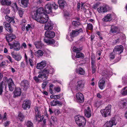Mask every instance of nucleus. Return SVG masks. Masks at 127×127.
<instances>
[{
	"mask_svg": "<svg viewBox=\"0 0 127 127\" xmlns=\"http://www.w3.org/2000/svg\"><path fill=\"white\" fill-rule=\"evenodd\" d=\"M102 104V102L100 101H96L95 104V105L97 107H99Z\"/></svg>",
	"mask_w": 127,
	"mask_h": 127,
	"instance_id": "obj_49",
	"label": "nucleus"
},
{
	"mask_svg": "<svg viewBox=\"0 0 127 127\" xmlns=\"http://www.w3.org/2000/svg\"><path fill=\"white\" fill-rule=\"evenodd\" d=\"M114 15L113 13L108 14L104 17L102 20L105 22L110 21L112 20Z\"/></svg>",
	"mask_w": 127,
	"mask_h": 127,
	"instance_id": "obj_13",
	"label": "nucleus"
},
{
	"mask_svg": "<svg viewBox=\"0 0 127 127\" xmlns=\"http://www.w3.org/2000/svg\"><path fill=\"white\" fill-rule=\"evenodd\" d=\"M47 82H44L42 84V87L43 89H44L47 85Z\"/></svg>",
	"mask_w": 127,
	"mask_h": 127,
	"instance_id": "obj_55",
	"label": "nucleus"
},
{
	"mask_svg": "<svg viewBox=\"0 0 127 127\" xmlns=\"http://www.w3.org/2000/svg\"><path fill=\"white\" fill-rule=\"evenodd\" d=\"M39 78L38 76L37 77L36 76H34L33 77V80L37 83H40L42 81L41 80L39 79Z\"/></svg>",
	"mask_w": 127,
	"mask_h": 127,
	"instance_id": "obj_42",
	"label": "nucleus"
},
{
	"mask_svg": "<svg viewBox=\"0 0 127 127\" xmlns=\"http://www.w3.org/2000/svg\"><path fill=\"white\" fill-rule=\"evenodd\" d=\"M72 24L73 26L77 27L80 25V22L78 21H73L72 22Z\"/></svg>",
	"mask_w": 127,
	"mask_h": 127,
	"instance_id": "obj_45",
	"label": "nucleus"
},
{
	"mask_svg": "<svg viewBox=\"0 0 127 127\" xmlns=\"http://www.w3.org/2000/svg\"><path fill=\"white\" fill-rule=\"evenodd\" d=\"M43 2V0H38L37 2V4L40 5Z\"/></svg>",
	"mask_w": 127,
	"mask_h": 127,
	"instance_id": "obj_60",
	"label": "nucleus"
},
{
	"mask_svg": "<svg viewBox=\"0 0 127 127\" xmlns=\"http://www.w3.org/2000/svg\"><path fill=\"white\" fill-rule=\"evenodd\" d=\"M85 116L89 118L91 116V111L90 110V108L88 107L85 110Z\"/></svg>",
	"mask_w": 127,
	"mask_h": 127,
	"instance_id": "obj_24",
	"label": "nucleus"
},
{
	"mask_svg": "<svg viewBox=\"0 0 127 127\" xmlns=\"http://www.w3.org/2000/svg\"><path fill=\"white\" fill-rule=\"evenodd\" d=\"M21 94V90L20 88H16L14 92V97L20 96Z\"/></svg>",
	"mask_w": 127,
	"mask_h": 127,
	"instance_id": "obj_25",
	"label": "nucleus"
},
{
	"mask_svg": "<svg viewBox=\"0 0 127 127\" xmlns=\"http://www.w3.org/2000/svg\"><path fill=\"white\" fill-rule=\"evenodd\" d=\"M115 53L113 51V52H112L110 54L109 56L111 59H112L114 58L115 55Z\"/></svg>",
	"mask_w": 127,
	"mask_h": 127,
	"instance_id": "obj_50",
	"label": "nucleus"
},
{
	"mask_svg": "<svg viewBox=\"0 0 127 127\" xmlns=\"http://www.w3.org/2000/svg\"><path fill=\"white\" fill-rule=\"evenodd\" d=\"M76 96L77 101L82 102L84 101V96L82 93H77L76 94Z\"/></svg>",
	"mask_w": 127,
	"mask_h": 127,
	"instance_id": "obj_15",
	"label": "nucleus"
},
{
	"mask_svg": "<svg viewBox=\"0 0 127 127\" xmlns=\"http://www.w3.org/2000/svg\"><path fill=\"white\" fill-rule=\"evenodd\" d=\"M98 86L101 89H103L105 87V81L103 80H100L98 82Z\"/></svg>",
	"mask_w": 127,
	"mask_h": 127,
	"instance_id": "obj_28",
	"label": "nucleus"
},
{
	"mask_svg": "<svg viewBox=\"0 0 127 127\" xmlns=\"http://www.w3.org/2000/svg\"><path fill=\"white\" fill-rule=\"evenodd\" d=\"M43 71L46 73H50V72L49 71L48 69L47 68H45L44 70Z\"/></svg>",
	"mask_w": 127,
	"mask_h": 127,
	"instance_id": "obj_59",
	"label": "nucleus"
},
{
	"mask_svg": "<svg viewBox=\"0 0 127 127\" xmlns=\"http://www.w3.org/2000/svg\"><path fill=\"white\" fill-rule=\"evenodd\" d=\"M6 82H7L9 90L10 91H13L14 89L15 84L12 79L11 78H9L8 79L7 77H4L3 78V80L0 85V95H1L3 92V89L4 86L5 89H6Z\"/></svg>",
	"mask_w": 127,
	"mask_h": 127,
	"instance_id": "obj_2",
	"label": "nucleus"
},
{
	"mask_svg": "<svg viewBox=\"0 0 127 127\" xmlns=\"http://www.w3.org/2000/svg\"><path fill=\"white\" fill-rule=\"evenodd\" d=\"M54 112L55 114L57 115H58L60 113L59 110L58 109H55Z\"/></svg>",
	"mask_w": 127,
	"mask_h": 127,
	"instance_id": "obj_57",
	"label": "nucleus"
},
{
	"mask_svg": "<svg viewBox=\"0 0 127 127\" xmlns=\"http://www.w3.org/2000/svg\"><path fill=\"white\" fill-rule=\"evenodd\" d=\"M18 118L20 121H23L24 119L25 116L22 113H21L19 114Z\"/></svg>",
	"mask_w": 127,
	"mask_h": 127,
	"instance_id": "obj_43",
	"label": "nucleus"
},
{
	"mask_svg": "<svg viewBox=\"0 0 127 127\" xmlns=\"http://www.w3.org/2000/svg\"><path fill=\"white\" fill-rule=\"evenodd\" d=\"M38 77L39 78H42V79L44 78H45V80L46 79L48 78L47 76L44 74H40L38 75Z\"/></svg>",
	"mask_w": 127,
	"mask_h": 127,
	"instance_id": "obj_41",
	"label": "nucleus"
},
{
	"mask_svg": "<svg viewBox=\"0 0 127 127\" xmlns=\"http://www.w3.org/2000/svg\"><path fill=\"white\" fill-rule=\"evenodd\" d=\"M43 54V53L42 51L41 50H38L35 52V55L37 57H41Z\"/></svg>",
	"mask_w": 127,
	"mask_h": 127,
	"instance_id": "obj_38",
	"label": "nucleus"
},
{
	"mask_svg": "<svg viewBox=\"0 0 127 127\" xmlns=\"http://www.w3.org/2000/svg\"><path fill=\"white\" fill-rule=\"evenodd\" d=\"M102 75H107L108 77L110 76V75H111V72L107 71V70H103L102 72Z\"/></svg>",
	"mask_w": 127,
	"mask_h": 127,
	"instance_id": "obj_37",
	"label": "nucleus"
},
{
	"mask_svg": "<svg viewBox=\"0 0 127 127\" xmlns=\"http://www.w3.org/2000/svg\"><path fill=\"white\" fill-rule=\"evenodd\" d=\"M44 41L48 45H52L54 44V46H57L58 45V43L57 41H55L53 39L52 40H48L46 39H44Z\"/></svg>",
	"mask_w": 127,
	"mask_h": 127,
	"instance_id": "obj_16",
	"label": "nucleus"
},
{
	"mask_svg": "<svg viewBox=\"0 0 127 127\" xmlns=\"http://www.w3.org/2000/svg\"><path fill=\"white\" fill-rule=\"evenodd\" d=\"M15 37L14 35L11 34L7 35L5 37L6 40L8 43L9 42L12 41Z\"/></svg>",
	"mask_w": 127,
	"mask_h": 127,
	"instance_id": "obj_23",
	"label": "nucleus"
},
{
	"mask_svg": "<svg viewBox=\"0 0 127 127\" xmlns=\"http://www.w3.org/2000/svg\"><path fill=\"white\" fill-rule=\"evenodd\" d=\"M8 44L10 47V49L14 48L15 50L17 51L19 50L20 49V43L18 42H14L13 44L9 43Z\"/></svg>",
	"mask_w": 127,
	"mask_h": 127,
	"instance_id": "obj_7",
	"label": "nucleus"
},
{
	"mask_svg": "<svg viewBox=\"0 0 127 127\" xmlns=\"http://www.w3.org/2000/svg\"><path fill=\"white\" fill-rule=\"evenodd\" d=\"M29 61L30 65L32 66H33V62L32 60L31 59H29Z\"/></svg>",
	"mask_w": 127,
	"mask_h": 127,
	"instance_id": "obj_56",
	"label": "nucleus"
},
{
	"mask_svg": "<svg viewBox=\"0 0 127 127\" xmlns=\"http://www.w3.org/2000/svg\"><path fill=\"white\" fill-rule=\"evenodd\" d=\"M87 27L88 29L89 30H92L93 29V26L91 24H88L87 25Z\"/></svg>",
	"mask_w": 127,
	"mask_h": 127,
	"instance_id": "obj_52",
	"label": "nucleus"
},
{
	"mask_svg": "<svg viewBox=\"0 0 127 127\" xmlns=\"http://www.w3.org/2000/svg\"><path fill=\"white\" fill-rule=\"evenodd\" d=\"M21 86L23 87L24 89L26 90L28 88L29 83L28 81L24 80L22 81L21 83Z\"/></svg>",
	"mask_w": 127,
	"mask_h": 127,
	"instance_id": "obj_22",
	"label": "nucleus"
},
{
	"mask_svg": "<svg viewBox=\"0 0 127 127\" xmlns=\"http://www.w3.org/2000/svg\"><path fill=\"white\" fill-rule=\"evenodd\" d=\"M36 48L38 49L41 48L43 46V44L40 41H35L34 43Z\"/></svg>",
	"mask_w": 127,
	"mask_h": 127,
	"instance_id": "obj_31",
	"label": "nucleus"
},
{
	"mask_svg": "<svg viewBox=\"0 0 127 127\" xmlns=\"http://www.w3.org/2000/svg\"><path fill=\"white\" fill-rule=\"evenodd\" d=\"M45 11L43 8L40 7L34 11L32 13L33 19L41 23L44 24L49 19L48 16L44 13Z\"/></svg>",
	"mask_w": 127,
	"mask_h": 127,
	"instance_id": "obj_1",
	"label": "nucleus"
},
{
	"mask_svg": "<svg viewBox=\"0 0 127 127\" xmlns=\"http://www.w3.org/2000/svg\"><path fill=\"white\" fill-rule=\"evenodd\" d=\"M92 68H96L95 61L94 59L91 58Z\"/></svg>",
	"mask_w": 127,
	"mask_h": 127,
	"instance_id": "obj_44",
	"label": "nucleus"
},
{
	"mask_svg": "<svg viewBox=\"0 0 127 127\" xmlns=\"http://www.w3.org/2000/svg\"><path fill=\"white\" fill-rule=\"evenodd\" d=\"M1 10L2 13L3 14L9 13L10 12V10L8 8L5 9L4 8H2Z\"/></svg>",
	"mask_w": 127,
	"mask_h": 127,
	"instance_id": "obj_39",
	"label": "nucleus"
},
{
	"mask_svg": "<svg viewBox=\"0 0 127 127\" xmlns=\"http://www.w3.org/2000/svg\"><path fill=\"white\" fill-rule=\"evenodd\" d=\"M7 114L6 113H5L4 115V116H3L2 120H5L7 119V118L6 117Z\"/></svg>",
	"mask_w": 127,
	"mask_h": 127,
	"instance_id": "obj_61",
	"label": "nucleus"
},
{
	"mask_svg": "<svg viewBox=\"0 0 127 127\" xmlns=\"http://www.w3.org/2000/svg\"><path fill=\"white\" fill-rule=\"evenodd\" d=\"M31 27V26L30 25H28L27 26H26V30L27 31H28L29 30V29H30Z\"/></svg>",
	"mask_w": 127,
	"mask_h": 127,
	"instance_id": "obj_64",
	"label": "nucleus"
},
{
	"mask_svg": "<svg viewBox=\"0 0 127 127\" xmlns=\"http://www.w3.org/2000/svg\"><path fill=\"white\" fill-rule=\"evenodd\" d=\"M77 73L81 75H83L85 74V71L81 68H80L77 69Z\"/></svg>",
	"mask_w": 127,
	"mask_h": 127,
	"instance_id": "obj_35",
	"label": "nucleus"
},
{
	"mask_svg": "<svg viewBox=\"0 0 127 127\" xmlns=\"http://www.w3.org/2000/svg\"><path fill=\"white\" fill-rule=\"evenodd\" d=\"M44 27V29L46 30H49L53 29V24L50 21L48 20L46 22Z\"/></svg>",
	"mask_w": 127,
	"mask_h": 127,
	"instance_id": "obj_11",
	"label": "nucleus"
},
{
	"mask_svg": "<svg viewBox=\"0 0 127 127\" xmlns=\"http://www.w3.org/2000/svg\"><path fill=\"white\" fill-rule=\"evenodd\" d=\"M62 104L61 102L59 101L56 99H54L53 101H52L51 103V105L53 106L56 105L57 104L61 105Z\"/></svg>",
	"mask_w": 127,
	"mask_h": 127,
	"instance_id": "obj_33",
	"label": "nucleus"
},
{
	"mask_svg": "<svg viewBox=\"0 0 127 127\" xmlns=\"http://www.w3.org/2000/svg\"><path fill=\"white\" fill-rule=\"evenodd\" d=\"M12 7L14 9L18 10V7L16 2L13 3L12 5Z\"/></svg>",
	"mask_w": 127,
	"mask_h": 127,
	"instance_id": "obj_51",
	"label": "nucleus"
},
{
	"mask_svg": "<svg viewBox=\"0 0 127 127\" xmlns=\"http://www.w3.org/2000/svg\"><path fill=\"white\" fill-rule=\"evenodd\" d=\"M76 122L77 124H80V122L82 121V125H80L81 127H82L83 126H84L85 123H86V121L85 118L83 116L80 115H77L75 117Z\"/></svg>",
	"mask_w": 127,
	"mask_h": 127,
	"instance_id": "obj_6",
	"label": "nucleus"
},
{
	"mask_svg": "<svg viewBox=\"0 0 127 127\" xmlns=\"http://www.w3.org/2000/svg\"><path fill=\"white\" fill-rule=\"evenodd\" d=\"M46 61H42L40 63L37 64L36 68L38 69H42L46 66Z\"/></svg>",
	"mask_w": 127,
	"mask_h": 127,
	"instance_id": "obj_17",
	"label": "nucleus"
},
{
	"mask_svg": "<svg viewBox=\"0 0 127 127\" xmlns=\"http://www.w3.org/2000/svg\"><path fill=\"white\" fill-rule=\"evenodd\" d=\"M119 31V29L116 26H113L111 27L110 31L113 33L114 34L118 32Z\"/></svg>",
	"mask_w": 127,
	"mask_h": 127,
	"instance_id": "obj_26",
	"label": "nucleus"
},
{
	"mask_svg": "<svg viewBox=\"0 0 127 127\" xmlns=\"http://www.w3.org/2000/svg\"><path fill=\"white\" fill-rule=\"evenodd\" d=\"M55 33L54 32L51 31H47L45 32V36L49 38H53L55 36Z\"/></svg>",
	"mask_w": 127,
	"mask_h": 127,
	"instance_id": "obj_18",
	"label": "nucleus"
},
{
	"mask_svg": "<svg viewBox=\"0 0 127 127\" xmlns=\"http://www.w3.org/2000/svg\"><path fill=\"white\" fill-rule=\"evenodd\" d=\"M121 93L124 96L127 95V87H124L122 89Z\"/></svg>",
	"mask_w": 127,
	"mask_h": 127,
	"instance_id": "obj_34",
	"label": "nucleus"
},
{
	"mask_svg": "<svg viewBox=\"0 0 127 127\" xmlns=\"http://www.w3.org/2000/svg\"><path fill=\"white\" fill-rule=\"evenodd\" d=\"M121 36L119 38H118L117 39H116L113 42V43L114 44H115L117 43H119L120 42V41L122 39L121 36H123V34H120Z\"/></svg>",
	"mask_w": 127,
	"mask_h": 127,
	"instance_id": "obj_46",
	"label": "nucleus"
},
{
	"mask_svg": "<svg viewBox=\"0 0 127 127\" xmlns=\"http://www.w3.org/2000/svg\"><path fill=\"white\" fill-rule=\"evenodd\" d=\"M31 103L29 100H27L24 101L22 104V107L24 109H29L30 107Z\"/></svg>",
	"mask_w": 127,
	"mask_h": 127,
	"instance_id": "obj_21",
	"label": "nucleus"
},
{
	"mask_svg": "<svg viewBox=\"0 0 127 127\" xmlns=\"http://www.w3.org/2000/svg\"><path fill=\"white\" fill-rule=\"evenodd\" d=\"M116 123L114 118L111 119L109 121L107 122L104 125V127H112L113 125H116Z\"/></svg>",
	"mask_w": 127,
	"mask_h": 127,
	"instance_id": "obj_8",
	"label": "nucleus"
},
{
	"mask_svg": "<svg viewBox=\"0 0 127 127\" xmlns=\"http://www.w3.org/2000/svg\"><path fill=\"white\" fill-rule=\"evenodd\" d=\"M3 25L5 26V30L10 33H11L13 32L12 29L11 28L10 24L9 23L4 22L3 24Z\"/></svg>",
	"mask_w": 127,
	"mask_h": 127,
	"instance_id": "obj_20",
	"label": "nucleus"
},
{
	"mask_svg": "<svg viewBox=\"0 0 127 127\" xmlns=\"http://www.w3.org/2000/svg\"><path fill=\"white\" fill-rule=\"evenodd\" d=\"M18 10V13L19 16L20 17H22L24 14V11L22 9H20L19 10Z\"/></svg>",
	"mask_w": 127,
	"mask_h": 127,
	"instance_id": "obj_47",
	"label": "nucleus"
},
{
	"mask_svg": "<svg viewBox=\"0 0 127 127\" xmlns=\"http://www.w3.org/2000/svg\"><path fill=\"white\" fill-rule=\"evenodd\" d=\"M123 47L122 45H118L115 47L113 51L115 53L120 54L123 52Z\"/></svg>",
	"mask_w": 127,
	"mask_h": 127,
	"instance_id": "obj_14",
	"label": "nucleus"
},
{
	"mask_svg": "<svg viewBox=\"0 0 127 127\" xmlns=\"http://www.w3.org/2000/svg\"><path fill=\"white\" fill-rule=\"evenodd\" d=\"M58 2L60 8H64V6L66 4L65 0H58Z\"/></svg>",
	"mask_w": 127,
	"mask_h": 127,
	"instance_id": "obj_29",
	"label": "nucleus"
},
{
	"mask_svg": "<svg viewBox=\"0 0 127 127\" xmlns=\"http://www.w3.org/2000/svg\"><path fill=\"white\" fill-rule=\"evenodd\" d=\"M109 10V7L107 5H104L100 7L97 9V11L99 13H105Z\"/></svg>",
	"mask_w": 127,
	"mask_h": 127,
	"instance_id": "obj_12",
	"label": "nucleus"
},
{
	"mask_svg": "<svg viewBox=\"0 0 127 127\" xmlns=\"http://www.w3.org/2000/svg\"><path fill=\"white\" fill-rule=\"evenodd\" d=\"M111 107V105L109 104L107 105L105 109L101 110L100 112L102 116L104 117H106L110 114Z\"/></svg>",
	"mask_w": 127,
	"mask_h": 127,
	"instance_id": "obj_5",
	"label": "nucleus"
},
{
	"mask_svg": "<svg viewBox=\"0 0 127 127\" xmlns=\"http://www.w3.org/2000/svg\"><path fill=\"white\" fill-rule=\"evenodd\" d=\"M49 91L50 93L52 95L54 94V92L53 91L52 88H49Z\"/></svg>",
	"mask_w": 127,
	"mask_h": 127,
	"instance_id": "obj_63",
	"label": "nucleus"
},
{
	"mask_svg": "<svg viewBox=\"0 0 127 127\" xmlns=\"http://www.w3.org/2000/svg\"><path fill=\"white\" fill-rule=\"evenodd\" d=\"M69 35H67L66 38L67 39H68L69 41H71L73 40V37H69Z\"/></svg>",
	"mask_w": 127,
	"mask_h": 127,
	"instance_id": "obj_58",
	"label": "nucleus"
},
{
	"mask_svg": "<svg viewBox=\"0 0 127 127\" xmlns=\"http://www.w3.org/2000/svg\"><path fill=\"white\" fill-rule=\"evenodd\" d=\"M85 84L84 81L81 80L79 81L77 83L75 87L76 90L79 91H81L84 87Z\"/></svg>",
	"mask_w": 127,
	"mask_h": 127,
	"instance_id": "obj_9",
	"label": "nucleus"
},
{
	"mask_svg": "<svg viewBox=\"0 0 127 127\" xmlns=\"http://www.w3.org/2000/svg\"><path fill=\"white\" fill-rule=\"evenodd\" d=\"M11 54L12 57L15 60L18 61L21 59L22 57L20 54H16L14 52H11Z\"/></svg>",
	"mask_w": 127,
	"mask_h": 127,
	"instance_id": "obj_19",
	"label": "nucleus"
},
{
	"mask_svg": "<svg viewBox=\"0 0 127 127\" xmlns=\"http://www.w3.org/2000/svg\"><path fill=\"white\" fill-rule=\"evenodd\" d=\"M82 29L81 28L77 29L74 30H72V32L68 36L70 37H75L78 35L80 33L82 32Z\"/></svg>",
	"mask_w": 127,
	"mask_h": 127,
	"instance_id": "obj_10",
	"label": "nucleus"
},
{
	"mask_svg": "<svg viewBox=\"0 0 127 127\" xmlns=\"http://www.w3.org/2000/svg\"><path fill=\"white\" fill-rule=\"evenodd\" d=\"M82 48H78L74 46L73 48V52H76V54L75 57L74 55H72V58L73 59L75 60L74 59L76 58H84V55L80 51L82 50Z\"/></svg>",
	"mask_w": 127,
	"mask_h": 127,
	"instance_id": "obj_4",
	"label": "nucleus"
},
{
	"mask_svg": "<svg viewBox=\"0 0 127 127\" xmlns=\"http://www.w3.org/2000/svg\"><path fill=\"white\" fill-rule=\"evenodd\" d=\"M29 0H21V3L24 7H26L28 5Z\"/></svg>",
	"mask_w": 127,
	"mask_h": 127,
	"instance_id": "obj_40",
	"label": "nucleus"
},
{
	"mask_svg": "<svg viewBox=\"0 0 127 127\" xmlns=\"http://www.w3.org/2000/svg\"><path fill=\"white\" fill-rule=\"evenodd\" d=\"M5 19L6 20L9 22L12 23H14L15 21L14 20V18L12 17H10L7 16H5Z\"/></svg>",
	"mask_w": 127,
	"mask_h": 127,
	"instance_id": "obj_36",
	"label": "nucleus"
},
{
	"mask_svg": "<svg viewBox=\"0 0 127 127\" xmlns=\"http://www.w3.org/2000/svg\"><path fill=\"white\" fill-rule=\"evenodd\" d=\"M10 123V122L9 121H7L4 124V126L6 127L8 126Z\"/></svg>",
	"mask_w": 127,
	"mask_h": 127,
	"instance_id": "obj_62",
	"label": "nucleus"
},
{
	"mask_svg": "<svg viewBox=\"0 0 127 127\" xmlns=\"http://www.w3.org/2000/svg\"><path fill=\"white\" fill-rule=\"evenodd\" d=\"M58 7V5L56 4L54 2H53L52 4L48 3L45 6V11L46 13L48 14L52 12L53 8L54 9L56 10Z\"/></svg>",
	"mask_w": 127,
	"mask_h": 127,
	"instance_id": "obj_3",
	"label": "nucleus"
},
{
	"mask_svg": "<svg viewBox=\"0 0 127 127\" xmlns=\"http://www.w3.org/2000/svg\"><path fill=\"white\" fill-rule=\"evenodd\" d=\"M0 3L3 5H9L11 4V1L10 0H0Z\"/></svg>",
	"mask_w": 127,
	"mask_h": 127,
	"instance_id": "obj_30",
	"label": "nucleus"
},
{
	"mask_svg": "<svg viewBox=\"0 0 127 127\" xmlns=\"http://www.w3.org/2000/svg\"><path fill=\"white\" fill-rule=\"evenodd\" d=\"M26 125L27 127H33L32 123L30 121H28L27 122Z\"/></svg>",
	"mask_w": 127,
	"mask_h": 127,
	"instance_id": "obj_48",
	"label": "nucleus"
},
{
	"mask_svg": "<svg viewBox=\"0 0 127 127\" xmlns=\"http://www.w3.org/2000/svg\"><path fill=\"white\" fill-rule=\"evenodd\" d=\"M6 58L9 60L10 62L12 63L13 62V61L12 60V58L9 55H7L6 56Z\"/></svg>",
	"mask_w": 127,
	"mask_h": 127,
	"instance_id": "obj_54",
	"label": "nucleus"
},
{
	"mask_svg": "<svg viewBox=\"0 0 127 127\" xmlns=\"http://www.w3.org/2000/svg\"><path fill=\"white\" fill-rule=\"evenodd\" d=\"M54 89L55 91L57 92H59L60 91V88L59 86L55 87Z\"/></svg>",
	"mask_w": 127,
	"mask_h": 127,
	"instance_id": "obj_53",
	"label": "nucleus"
},
{
	"mask_svg": "<svg viewBox=\"0 0 127 127\" xmlns=\"http://www.w3.org/2000/svg\"><path fill=\"white\" fill-rule=\"evenodd\" d=\"M36 115L34 118V120L38 122H41L43 120V118L41 116L40 113L37 112V114H36Z\"/></svg>",
	"mask_w": 127,
	"mask_h": 127,
	"instance_id": "obj_27",
	"label": "nucleus"
},
{
	"mask_svg": "<svg viewBox=\"0 0 127 127\" xmlns=\"http://www.w3.org/2000/svg\"><path fill=\"white\" fill-rule=\"evenodd\" d=\"M121 106L122 108H127V99H125L121 102Z\"/></svg>",
	"mask_w": 127,
	"mask_h": 127,
	"instance_id": "obj_32",
	"label": "nucleus"
}]
</instances>
